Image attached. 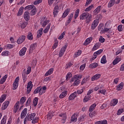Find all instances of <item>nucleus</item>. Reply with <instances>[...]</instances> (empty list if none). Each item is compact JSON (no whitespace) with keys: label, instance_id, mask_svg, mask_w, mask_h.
Here are the masks:
<instances>
[{"label":"nucleus","instance_id":"a878e982","mask_svg":"<svg viewBox=\"0 0 124 124\" xmlns=\"http://www.w3.org/2000/svg\"><path fill=\"white\" fill-rule=\"evenodd\" d=\"M121 62V58L120 57H116V59H114L112 62V64L113 65H116L117 63H119Z\"/></svg>","mask_w":124,"mask_h":124},{"label":"nucleus","instance_id":"bb28decb","mask_svg":"<svg viewBox=\"0 0 124 124\" xmlns=\"http://www.w3.org/2000/svg\"><path fill=\"white\" fill-rule=\"evenodd\" d=\"M78 114L77 113H75L74 114L71 118V122H77V116H78Z\"/></svg>","mask_w":124,"mask_h":124},{"label":"nucleus","instance_id":"4be33fe9","mask_svg":"<svg viewBox=\"0 0 124 124\" xmlns=\"http://www.w3.org/2000/svg\"><path fill=\"white\" fill-rule=\"evenodd\" d=\"M100 46H101V44L100 43H96L93 46L92 51H95L96 50H97V49H98Z\"/></svg>","mask_w":124,"mask_h":124},{"label":"nucleus","instance_id":"f3484780","mask_svg":"<svg viewBox=\"0 0 124 124\" xmlns=\"http://www.w3.org/2000/svg\"><path fill=\"white\" fill-rule=\"evenodd\" d=\"M25 39H26V36L22 35L17 39V43H18V44H22V43L23 41H25Z\"/></svg>","mask_w":124,"mask_h":124},{"label":"nucleus","instance_id":"0e129e2a","mask_svg":"<svg viewBox=\"0 0 124 124\" xmlns=\"http://www.w3.org/2000/svg\"><path fill=\"white\" fill-rule=\"evenodd\" d=\"M64 35H65V31H64L61 34L60 36L58 37V39H59V40H62V39L64 37Z\"/></svg>","mask_w":124,"mask_h":124},{"label":"nucleus","instance_id":"603ef678","mask_svg":"<svg viewBox=\"0 0 124 124\" xmlns=\"http://www.w3.org/2000/svg\"><path fill=\"white\" fill-rule=\"evenodd\" d=\"M80 84V80L79 79H76L74 81V83L73 84V86H78Z\"/></svg>","mask_w":124,"mask_h":124},{"label":"nucleus","instance_id":"0eeeda50","mask_svg":"<svg viewBox=\"0 0 124 124\" xmlns=\"http://www.w3.org/2000/svg\"><path fill=\"white\" fill-rule=\"evenodd\" d=\"M89 16H90V14L89 13H83L79 16L80 20H86Z\"/></svg>","mask_w":124,"mask_h":124},{"label":"nucleus","instance_id":"aec40b11","mask_svg":"<svg viewBox=\"0 0 124 124\" xmlns=\"http://www.w3.org/2000/svg\"><path fill=\"white\" fill-rule=\"evenodd\" d=\"M100 77H101V75L100 74H97L92 77L91 80L93 81H95V80H98Z\"/></svg>","mask_w":124,"mask_h":124},{"label":"nucleus","instance_id":"5fc2aeb1","mask_svg":"<svg viewBox=\"0 0 124 124\" xmlns=\"http://www.w3.org/2000/svg\"><path fill=\"white\" fill-rule=\"evenodd\" d=\"M27 26H28V22H24L21 23L20 27H21V29H25V28H26V27H27Z\"/></svg>","mask_w":124,"mask_h":124},{"label":"nucleus","instance_id":"4d7b16f0","mask_svg":"<svg viewBox=\"0 0 124 124\" xmlns=\"http://www.w3.org/2000/svg\"><path fill=\"white\" fill-rule=\"evenodd\" d=\"M53 117H54V114L51 112H49L47 115L48 120H51Z\"/></svg>","mask_w":124,"mask_h":124},{"label":"nucleus","instance_id":"49530a36","mask_svg":"<svg viewBox=\"0 0 124 124\" xmlns=\"http://www.w3.org/2000/svg\"><path fill=\"white\" fill-rule=\"evenodd\" d=\"M6 99V95L3 94L0 98V103H2Z\"/></svg>","mask_w":124,"mask_h":124},{"label":"nucleus","instance_id":"dca6fc26","mask_svg":"<svg viewBox=\"0 0 124 124\" xmlns=\"http://www.w3.org/2000/svg\"><path fill=\"white\" fill-rule=\"evenodd\" d=\"M72 18H73V13H71L68 16V20L65 22V26H67L70 24V22H71V20H72Z\"/></svg>","mask_w":124,"mask_h":124},{"label":"nucleus","instance_id":"a18cd8bd","mask_svg":"<svg viewBox=\"0 0 124 124\" xmlns=\"http://www.w3.org/2000/svg\"><path fill=\"white\" fill-rule=\"evenodd\" d=\"M23 11H24V7H21L18 10L17 16H21L23 14Z\"/></svg>","mask_w":124,"mask_h":124},{"label":"nucleus","instance_id":"680f3d73","mask_svg":"<svg viewBox=\"0 0 124 124\" xmlns=\"http://www.w3.org/2000/svg\"><path fill=\"white\" fill-rule=\"evenodd\" d=\"M98 93H101L102 94H104V95H105V94H106V90L105 89L99 90L98 91Z\"/></svg>","mask_w":124,"mask_h":124},{"label":"nucleus","instance_id":"c9c22d12","mask_svg":"<svg viewBox=\"0 0 124 124\" xmlns=\"http://www.w3.org/2000/svg\"><path fill=\"white\" fill-rule=\"evenodd\" d=\"M95 107H96V104L94 103L92 104L89 108V112H93V110H94V108H95Z\"/></svg>","mask_w":124,"mask_h":124},{"label":"nucleus","instance_id":"3c124183","mask_svg":"<svg viewBox=\"0 0 124 124\" xmlns=\"http://www.w3.org/2000/svg\"><path fill=\"white\" fill-rule=\"evenodd\" d=\"M82 54V50H78L75 53L74 58H77L79 57Z\"/></svg>","mask_w":124,"mask_h":124},{"label":"nucleus","instance_id":"f704fd0d","mask_svg":"<svg viewBox=\"0 0 124 124\" xmlns=\"http://www.w3.org/2000/svg\"><path fill=\"white\" fill-rule=\"evenodd\" d=\"M51 27V23H49L46 28L44 30V32L45 33H47L49 32V30H50V28Z\"/></svg>","mask_w":124,"mask_h":124},{"label":"nucleus","instance_id":"6e6552de","mask_svg":"<svg viewBox=\"0 0 124 124\" xmlns=\"http://www.w3.org/2000/svg\"><path fill=\"white\" fill-rule=\"evenodd\" d=\"M59 117H61L62 118V124H65V122H66V113H61L59 114Z\"/></svg>","mask_w":124,"mask_h":124},{"label":"nucleus","instance_id":"4468645a","mask_svg":"<svg viewBox=\"0 0 124 124\" xmlns=\"http://www.w3.org/2000/svg\"><path fill=\"white\" fill-rule=\"evenodd\" d=\"M27 89L28 93H30L31 91V89H32V82L31 81L28 83Z\"/></svg>","mask_w":124,"mask_h":124},{"label":"nucleus","instance_id":"864d4df0","mask_svg":"<svg viewBox=\"0 0 124 124\" xmlns=\"http://www.w3.org/2000/svg\"><path fill=\"white\" fill-rule=\"evenodd\" d=\"M103 52V50L99 49L93 53V56H97L98 55H100Z\"/></svg>","mask_w":124,"mask_h":124},{"label":"nucleus","instance_id":"393cba45","mask_svg":"<svg viewBox=\"0 0 124 124\" xmlns=\"http://www.w3.org/2000/svg\"><path fill=\"white\" fill-rule=\"evenodd\" d=\"M7 75H5V76L0 79V85H2V84H3L5 82V81H6V79H7Z\"/></svg>","mask_w":124,"mask_h":124},{"label":"nucleus","instance_id":"9b49d317","mask_svg":"<svg viewBox=\"0 0 124 124\" xmlns=\"http://www.w3.org/2000/svg\"><path fill=\"white\" fill-rule=\"evenodd\" d=\"M60 9V7L58 5H56L55 6L53 9V16L57 17L58 16V14H59V10Z\"/></svg>","mask_w":124,"mask_h":124},{"label":"nucleus","instance_id":"a19ab883","mask_svg":"<svg viewBox=\"0 0 124 124\" xmlns=\"http://www.w3.org/2000/svg\"><path fill=\"white\" fill-rule=\"evenodd\" d=\"M107 62V61H106V56L103 55L102 58L101 59V63H106Z\"/></svg>","mask_w":124,"mask_h":124},{"label":"nucleus","instance_id":"2eb2a0df","mask_svg":"<svg viewBox=\"0 0 124 124\" xmlns=\"http://www.w3.org/2000/svg\"><path fill=\"white\" fill-rule=\"evenodd\" d=\"M118 102H119V101L117 100V99L114 98L110 101L109 103L110 106L114 107L116 106L117 104H118Z\"/></svg>","mask_w":124,"mask_h":124},{"label":"nucleus","instance_id":"72a5a7b5","mask_svg":"<svg viewBox=\"0 0 124 124\" xmlns=\"http://www.w3.org/2000/svg\"><path fill=\"white\" fill-rule=\"evenodd\" d=\"M42 31H43V28H41L38 31L37 37H38L39 38V37H41V36H42V34L43 33Z\"/></svg>","mask_w":124,"mask_h":124},{"label":"nucleus","instance_id":"ea45409f","mask_svg":"<svg viewBox=\"0 0 124 124\" xmlns=\"http://www.w3.org/2000/svg\"><path fill=\"white\" fill-rule=\"evenodd\" d=\"M80 13V10L79 9H78L75 12V15H74V19H77V17L79 16V14Z\"/></svg>","mask_w":124,"mask_h":124},{"label":"nucleus","instance_id":"f257e3e1","mask_svg":"<svg viewBox=\"0 0 124 124\" xmlns=\"http://www.w3.org/2000/svg\"><path fill=\"white\" fill-rule=\"evenodd\" d=\"M36 116V113H32L30 114L28 113L24 119V124H27V122L29 121V122H31V121H32L34 118H35V116Z\"/></svg>","mask_w":124,"mask_h":124},{"label":"nucleus","instance_id":"423d86ee","mask_svg":"<svg viewBox=\"0 0 124 124\" xmlns=\"http://www.w3.org/2000/svg\"><path fill=\"white\" fill-rule=\"evenodd\" d=\"M67 48V46L65 45L64 46H62L59 52V57L60 58H62L63 55H64V53L65 52V51H66V49Z\"/></svg>","mask_w":124,"mask_h":124},{"label":"nucleus","instance_id":"412c9836","mask_svg":"<svg viewBox=\"0 0 124 124\" xmlns=\"http://www.w3.org/2000/svg\"><path fill=\"white\" fill-rule=\"evenodd\" d=\"M77 96V93L76 92H74L73 93L70 95L69 96V100H73Z\"/></svg>","mask_w":124,"mask_h":124},{"label":"nucleus","instance_id":"7c9ffc66","mask_svg":"<svg viewBox=\"0 0 124 124\" xmlns=\"http://www.w3.org/2000/svg\"><path fill=\"white\" fill-rule=\"evenodd\" d=\"M37 11L36 10V7L35 6L30 12V15L31 16H33L36 14Z\"/></svg>","mask_w":124,"mask_h":124},{"label":"nucleus","instance_id":"09e8293b","mask_svg":"<svg viewBox=\"0 0 124 124\" xmlns=\"http://www.w3.org/2000/svg\"><path fill=\"white\" fill-rule=\"evenodd\" d=\"M92 18L93 16L92 15H89V16L86 19L85 22L86 24H90V22L92 21Z\"/></svg>","mask_w":124,"mask_h":124},{"label":"nucleus","instance_id":"774afa93","mask_svg":"<svg viewBox=\"0 0 124 124\" xmlns=\"http://www.w3.org/2000/svg\"><path fill=\"white\" fill-rule=\"evenodd\" d=\"M91 9H93V5H91L89 7L86 8L85 9V12H89V11H91Z\"/></svg>","mask_w":124,"mask_h":124},{"label":"nucleus","instance_id":"9d476101","mask_svg":"<svg viewBox=\"0 0 124 124\" xmlns=\"http://www.w3.org/2000/svg\"><path fill=\"white\" fill-rule=\"evenodd\" d=\"M20 107V102L17 101L14 107V113H16L18 112V110H19V108Z\"/></svg>","mask_w":124,"mask_h":124},{"label":"nucleus","instance_id":"473e14b6","mask_svg":"<svg viewBox=\"0 0 124 124\" xmlns=\"http://www.w3.org/2000/svg\"><path fill=\"white\" fill-rule=\"evenodd\" d=\"M101 9V6H98L93 11L94 14L96 15V14H98L100 12V10Z\"/></svg>","mask_w":124,"mask_h":124},{"label":"nucleus","instance_id":"e433bc0d","mask_svg":"<svg viewBox=\"0 0 124 124\" xmlns=\"http://www.w3.org/2000/svg\"><path fill=\"white\" fill-rule=\"evenodd\" d=\"M34 5H29L27 6H26L24 8L25 10H31L34 7Z\"/></svg>","mask_w":124,"mask_h":124},{"label":"nucleus","instance_id":"1a4fd4ad","mask_svg":"<svg viewBox=\"0 0 124 124\" xmlns=\"http://www.w3.org/2000/svg\"><path fill=\"white\" fill-rule=\"evenodd\" d=\"M26 52H27V47H23L19 52V56L23 57L26 55Z\"/></svg>","mask_w":124,"mask_h":124},{"label":"nucleus","instance_id":"a211bd4d","mask_svg":"<svg viewBox=\"0 0 124 124\" xmlns=\"http://www.w3.org/2000/svg\"><path fill=\"white\" fill-rule=\"evenodd\" d=\"M40 89L41 90H40V93H39V95H42L43 93H45L46 92V90H47V87H46V86H43V87L40 86Z\"/></svg>","mask_w":124,"mask_h":124},{"label":"nucleus","instance_id":"e2e57ef3","mask_svg":"<svg viewBox=\"0 0 124 124\" xmlns=\"http://www.w3.org/2000/svg\"><path fill=\"white\" fill-rule=\"evenodd\" d=\"M102 89V85H98L96 86L94 88V91L95 92H97L98 90H101Z\"/></svg>","mask_w":124,"mask_h":124},{"label":"nucleus","instance_id":"6e6d98bb","mask_svg":"<svg viewBox=\"0 0 124 124\" xmlns=\"http://www.w3.org/2000/svg\"><path fill=\"white\" fill-rule=\"evenodd\" d=\"M27 38L29 40H32V39L33 38V36H32V33H31V32H29L28 33V35L27 36Z\"/></svg>","mask_w":124,"mask_h":124},{"label":"nucleus","instance_id":"cd10ccee","mask_svg":"<svg viewBox=\"0 0 124 124\" xmlns=\"http://www.w3.org/2000/svg\"><path fill=\"white\" fill-rule=\"evenodd\" d=\"M115 3L116 0H110L108 3V7H112V6H113Z\"/></svg>","mask_w":124,"mask_h":124},{"label":"nucleus","instance_id":"6ab92c4d","mask_svg":"<svg viewBox=\"0 0 124 124\" xmlns=\"http://www.w3.org/2000/svg\"><path fill=\"white\" fill-rule=\"evenodd\" d=\"M9 105V102L8 101H5L2 105L1 109L5 110V109H6L7 107H8Z\"/></svg>","mask_w":124,"mask_h":124},{"label":"nucleus","instance_id":"052dcab7","mask_svg":"<svg viewBox=\"0 0 124 124\" xmlns=\"http://www.w3.org/2000/svg\"><path fill=\"white\" fill-rule=\"evenodd\" d=\"M5 47L7 49H13L14 48V45L7 44L6 45Z\"/></svg>","mask_w":124,"mask_h":124},{"label":"nucleus","instance_id":"5701e85b","mask_svg":"<svg viewBox=\"0 0 124 124\" xmlns=\"http://www.w3.org/2000/svg\"><path fill=\"white\" fill-rule=\"evenodd\" d=\"M89 80H90V77H89V76H87L82 79V80L81 82V85H83L86 84L87 83V82H88V81H89Z\"/></svg>","mask_w":124,"mask_h":124},{"label":"nucleus","instance_id":"f03ea898","mask_svg":"<svg viewBox=\"0 0 124 124\" xmlns=\"http://www.w3.org/2000/svg\"><path fill=\"white\" fill-rule=\"evenodd\" d=\"M50 21L47 19L46 17L43 16L41 20H40V24L43 28H45L46 26H47V24H49Z\"/></svg>","mask_w":124,"mask_h":124},{"label":"nucleus","instance_id":"39448f33","mask_svg":"<svg viewBox=\"0 0 124 124\" xmlns=\"http://www.w3.org/2000/svg\"><path fill=\"white\" fill-rule=\"evenodd\" d=\"M113 31L111 30V28L108 27L107 26V23H106L104 27V29L103 30V33H105V32H108V33H112Z\"/></svg>","mask_w":124,"mask_h":124},{"label":"nucleus","instance_id":"2f4dec72","mask_svg":"<svg viewBox=\"0 0 124 124\" xmlns=\"http://www.w3.org/2000/svg\"><path fill=\"white\" fill-rule=\"evenodd\" d=\"M123 88H124V83L123 82H121L117 86L116 90L117 91H121V90H123Z\"/></svg>","mask_w":124,"mask_h":124},{"label":"nucleus","instance_id":"69168bd1","mask_svg":"<svg viewBox=\"0 0 124 124\" xmlns=\"http://www.w3.org/2000/svg\"><path fill=\"white\" fill-rule=\"evenodd\" d=\"M84 91H85V88L82 87L81 89L78 90L77 93H78V94H81L83 93V92Z\"/></svg>","mask_w":124,"mask_h":124},{"label":"nucleus","instance_id":"58836bf2","mask_svg":"<svg viewBox=\"0 0 124 124\" xmlns=\"http://www.w3.org/2000/svg\"><path fill=\"white\" fill-rule=\"evenodd\" d=\"M53 72H54V69L51 68L45 74V76L46 77L51 75Z\"/></svg>","mask_w":124,"mask_h":124},{"label":"nucleus","instance_id":"79ce46f5","mask_svg":"<svg viewBox=\"0 0 124 124\" xmlns=\"http://www.w3.org/2000/svg\"><path fill=\"white\" fill-rule=\"evenodd\" d=\"M68 14H69V9H68L65 10L64 12L63 13L62 17L65 18V17H66Z\"/></svg>","mask_w":124,"mask_h":124},{"label":"nucleus","instance_id":"bf43d9fd","mask_svg":"<svg viewBox=\"0 0 124 124\" xmlns=\"http://www.w3.org/2000/svg\"><path fill=\"white\" fill-rule=\"evenodd\" d=\"M1 56H9V51L7 50H5L4 51H3L1 54Z\"/></svg>","mask_w":124,"mask_h":124},{"label":"nucleus","instance_id":"20e7f679","mask_svg":"<svg viewBox=\"0 0 124 124\" xmlns=\"http://www.w3.org/2000/svg\"><path fill=\"white\" fill-rule=\"evenodd\" d=\"M99 23V19H95L94 20L92 25H91V30H94L95 29V28H96L97 27V26L98 25V24Z\"/></svg>","mask_w":124,"mask_h":124},{"label":"nucleus","instance_id":"37998d69","mask_svg":"<svg viewBox=\"0 0 124 124\" xmlns=\"http://www.w3.org/2000/svg\"><path fill=\"white\" fill-rule=\"evenodd\" d=\"M38 103V97H35L34 99L33 100V105L34 106V107H36V106L37 105Z\"/></svg>","mask_w":124,"mask_h":124},{"label":"nucleus","instance_id":"ddd939ff","mask_svg":"<svg viewBox=\"0 0 124 124\" xmlns=\"http://www.w3.org/2000/svg\"><path fill=\"white\" fill-rule=\"evenodd\" d=\"M82 77H83V75L80 74V75H76L74 76L73 78L71 79V82H74L76 80H79V79H82Z\"/></svg>","mask_w":124,"mask_h":124},{"label":"nucleus","instance_id":"b1692460","mask_svg":"<svg viewBox=\"0 0 124 124\" xmlns=\"http://www.w3.org/2000/svg\"><path fill=\"white\" fill-rule=\"evenodd\" d=\"M24 18L26 21H29L30 20V13L26 11L24 14Z\"/></svg>","mask_w":124,"mask_h":124},{"label":"nucleus","instance_id":"338daca9","mask_svg":"<svg viewBox=\"0 0 124 124\" xmlns=\"http://www.w3.org/2000/svg\"><path fill=\"white\" fill-rule=\"evenodd\" d=\"M90 98H91V97H90V96H85L84 98L83 99V102H87V101H89V100H90Z\"/></svg>","mask_w":124,"mask_h":124},{"label":"nucleus","instance_id":"c85d7f7f","mask_svg":"<svg viewBox=\"0 0 124 124\" xmlns=\"http://www.w3.org/2000/svg\"><path fill=\"white\" fill-rule=\"evenodd\" d=\"M67 91L65 90L64 92H62V93L59 95L60 98H64L66 95H67Z\"/></svg>","mask_w":124,"mask_h":124},{"label":"nucleus","instance_id":"c03bdc74","mask_svg":"<svg viewBox=\"0 0 124 124\" xmlns=\"http://www.w3.org/2000/svg\"><path fill=\"white\" fill-rule=\"evenodd\" d=\"M108 122H107V120H104L103 121H100L96 122L95 124H107Z\"/></svg>","mask_w":124,"mask_h":124},{"label":"nucleus","instance_id":"4c0bfd02","mask_svg":"<svg viewBox=\"0 0 124 124\" xmlns=\"http://www.w3.org/2000/svg\"><path fill=\"white\" fill-rule=\"evenodd\" d=\"M26 100L27 99L26 96L22 97L19 101L20 104L21 105H23V104L26 102Z\"/></svg>","mask_w":124,"mask_h":124},{"label":"nucleus","instance_id":"13d9d810","mask_svg":"<svg viewBox=\"0 0 124 124\" xmlns=\"http://www.w3.org/2000/svg\"><path fill=\"white\" fill-rule=\"evenodd\" d=\"M71 77H72V74H71V73H68L67 75L66 76V81H68L69 80V78H71Z\"/></svg>","mask_w":124,"mask_h":124},{"label":"nucleus","instance_id":"de8ad7c7","mask_svg":"<svg viewBox=\"0 0 124 124\" xmlns=\"http://www.w3.org/2000/svg\"><path fill=\"white\" fill-rule=\"evenodd\" d=\"M97 66H98V64L96 62L91 63L90 65V68H95L96 67H97Z\"/></svg>","mask_w":124,"mask_h":124},{"label":"nucleus","instance_id":"7ed1b4c3","mask_svg":"<svg viewBox=\"0 0 124 124\" xmlns=\"http://www.w3.org/2000/svg\"><path fill=\"white\" fill-rule=\"evenodd\" d=\"M19 81H20V77H17L13 83V90H15L18 88V86H19Z\"/></svg>","mask_w":124,"mask_h":124},{"label":"nucleus","instance_id":"8fccbe9b","mask_svg":"<svg viewBox=\"0 0 124 124\" xmlns=\"http://www.w3.org/2000/svg\"><path fill=\"white\" fill-rule=\"evenodd\" d=\"M92 42V39L91 38H87L84 43V45H88Z\"/></svg>","mask_w":124,"mask_h":124},{"label":"nucleus","instance_id":"f8f14e48","mask_svg":"<svg viewBox=\"0 0 124 124\" xmlns=\"http://www.w3.org/2000/svg\"><path fill=\"white\" fill-rule=\"evenodd\" d=\"M27 114H28V108H25L21 112L20 118L24 119L27 116Z\"/></svg>","mask_w":124,"mask_h":124},{"label":"nucleus","instance_id":"c756f323","mask_svg":"<svg viewBox=\"0 0 124 124\" xmlns=\"http://www.w3.org/2000/svg\"><path fill=\"white\" fill-rule=\"evenodd\" d=\"M37 46V44L36 43H34L33 44H31L30 46V52H32L33 50H34L36 48V46Z\"/></svg>","mask_w":124,"mask_h":124}]
</instances>
